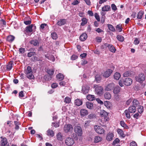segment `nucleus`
Returning <instances> with one entry per match:
<instances>
[{
    "label": "nucleus",
    "mask_w": 146,
    "mask_h": 146,
    "mask_svg": "<svg viewBox=\"0 0 146 146\" xmlns=\"http://www.w3.org/2000/svg\"><path fill=\"white\" fill-rule=\"evenodd\" d=\"M136 80L140 83H142L145 79V76L143 74L141 73L135 77Z\"/></svg>",
    "instance_id": "obj_2"
},
{
    "label": "nucleus",
    "mask_w": 146,
    "mask_h": 146,
    "mask_svg": "<svg viewBox=\"0 0 146 146\" xmlns=\"http://www.w3.org/2000/svg\"><path fill=\"white\" fill-rule=\"evenodd\" d=\"M114 135L113 134L111 133H108L106 136V139L108 141H111L113 139Z\"/></svg>",
    "instance_id": "obj_19"
},
{
    "label": "nucleus",
    "mask_w": 146,
    "mask_h": 146,
    "mask_svg": "<svg viewBox=\"0 0 146 146\" xmlns=\"http://www.w3.org/2000/svg\"><path fill=\"white\" fill-rule=\"evenodd\" d=\"M90 88L87 85H84L82 88V91L84 94H86L90 90Z\"/></svg>",
    "instance_id": "obj_10"
},
{
    "label": "nucleus",
    "mask_w": 146,
    "mask_h": 146,
    "mask_svg": "<svg viewBox=\"0 0 146 146\" xmlns=\"http://www.w3.org/2000/svg\"><path fill=\"white\" fill-rule=\"evenodd\" d=\"M121 88L119 86H117L114 88L113 92L114 94H118L121 91Z\"/></svg>",
    "instance_id": "obj_16"
},
{
    "label": "nucleus",
    "mask_w": 146,
    "mask_h": 146,
    "mask_svg": "<svg viewBox=\"0 0 146 146\" xmlns=\"http://www.w3.org/2000/svg\"><path fill=\"white\" fill-rule=\"evenodd\" d=\"M13 63L12 61L10 62L7 65V69L8 71L10 70L12 68Z\"/></svg>",
    "instance_id": "obj_26"
},
{
    "label": "nucleus",
    "mask_w": 146,
    "mask_h": 146,
    "mask_svg": "<svg viewBox=\"0 0 146 146\" xmlns=\"http://www.w3.org/2000/svg\"><path fill=\"white\" fill-rule=\"evenodd\" d=\"M79 2L77 0H74L72 3V4L73 5H78L79 3Z\"/></svg>",
    "instance_id": "obj_58"
},
{
    "label": "nucleus",
    "mask_w": 146,
    "mask_h": 146,
    "mask_svg": "<svg viewBox=\"0 0 146 146\" xmlns=\"http://www.w3.org/2000/svg\"><path fill=\"white\" fill-rule=\"evenodd\" d=\"M65 143L67 145L71 146L74 144V142L72 138L70 137H68L66 139Z\"/></svg>",
    "instance_id": "obj_7"
},
{
    "label": "nucleus",
    "mask_w": 146,
    "mask_h": 146,
    "mask_svg": "<svg viewBox=\"0 0 146 146\" xmlns=\"http://www.w3.org/2000/svg\"><path fill=\"white\" fill-rule=\"evenodd\" d=\"M128 110L129 112L134 113L136 111V109L135 106H134L129 107Z\"/></svg>",
    "instance_id": "obj_20"
},
{
    "label": "nucleus",
    "mask_w": 146,
    "mask_h": 146,
    "mask_svg": "<svg viewBox=\"0 0 146 146\" xmlns=\"http://www.w3.org/2000/svg\"><path fill=\"white\" fill-rule=\"evenodd\" d=\"M30 43L35 46H38L39 44V42L36 39H33L30 41Z\"/></svg>",
    "instance_id": "obj_15"
},
{
    "label": "nucleus",
    "mask_w": 146,
    "mask_h": 146,
    "mask_svg": "<svg viewBox=\"0 0 146 146\" xmlns=\"http://www.w3.org/2000/svg\"><path fill=\"white\" fill-rule=\"evenodd\" d=\"M57 139L60 141H62L63 140V137L62 134L60 133H58L56 135Z\"/></svg>",
    "instance_id": "obj_27"
},
{
    "label": "nucleus",
    "mask_w": 146,
    "mask_h": 146,
    "mask_svg": "<svg viewBox=\"0 0 146 146\" xmlns=\"http://www.w3.org/2000/svg\"><path fill=\"white\" fill-rule=\"evenodd\" d=\"M87 99L90 101H92L95 99V97L94 95H88L86 96Z\"/></svg>",
    "instance_id": "obj_29"
},
{
    "label": "nucleus",
    "mask_w": 146,
    "mask_h": 146,
    "mask_svg": "<svg viewBox=\"0 0 146 146\" xmlns=\"http://www.w3.org/2000/svg\"><path fill=\"white\" fill-rule=\"evenodd\" d=\"M130 74V73L129 72V71H127L123 74V76L124 77H127L129 76Z\"/></svg>",
    "instance_id": "obj_55"
},
{
    "label": "nucleus",
    "mask_w": 146,
    "mask_h": 146,
    "mask_svg": "<svg viewBox=\"0 0 146 146\" xmlns=\"http://www.w3.org/2000/svg\"><path fill=\"white\" fill-rule=\"evenodd\" d=\"M90 121H85V124H84V127H87L90 125Z\"/></svg>",
    "instance_id": "obj_52"
},
{
    "label": "nucleus",
    "mask_w": 146,
    "mask_h": 146,
    "mask_svg": "<svg viewBox=\"0 0 146 146\" xmlns=\"http://www.w3.org/2000/svg\"><path fill=\"white\" fill-rule=\"evenodd\" d=\"M119 139L118 138H116L113 141V144L114 145L115 144L119 143Z\"/></svg>",
    "instance_id": "obj_61"
},
{
    "label": "nucleus",
    "mask_w": 146,
    "mask_h": 146,
    "mask_svg": "<svg viewBox=\"0 0 146 146\" xmlns=\"http://www.w3.org/2000/svg\"><path fill=\"white\" fill-rule=\"evenodd\" d=\"M143 107L142 106H140L138 109V111L139 113H142L143 111Z\"/></svg>",
    "instance_id": "obj_57"
},
{
    "label": "nucleus",
    "mask_w": 146,
    "mask_h": 146,
    "mask_svg": "<svg viewBox=\"0 0 146 146\" xmlns=\"http://www.w3.org/2000/svg\"><path fill=\"white\" fill-rule=\"evenodd\" d=\"M94 17L98 21H100V17L98 14L97 13H95L94 14Z\"/></svg>",
    "instance_id": "obj_51"
},
{
    "label": "nucleus",
    "mask_w": 146,
    "mask_h": 146,
    "mask_svg": "<svg viewBox=\"0 0 146 146\" xmlns=\"http://www.w3.org/2000/svg\"><path fill=\"white\" fill-rule=\"evenodd\" d=\"M124 84L126 86H129L132 83V80L129 78H127L124 79Z\"/></svg>",
    "instance_id": "obj_9"
},
{
    "label": "nucleus",
    "mask_w": 146,
    "mask_h": 146,
    "mask_svg": "<svg viewBox=\"0 0 146 146\" xmlns=\"http://www.w3.org/2000/svg\"><path fill=\"white\" fill-rule=\"evenodd\" d=\"M45 57L48 59L52 62H54L55 60V59L54 57L52 55L47 54L45 55Z\"/></svg>",
    "instance_id": "obj_21"
},
{
    "label": "nucleus",
    "mask_w": 146,
    "mask_h": 146,
    "mask_svg": "<svg viewBox=\"0 0 146 146\" xmlns=\"http://www.w3.org/2000/svg\"><path fill=\"white\" fill-rule=\"evenodd\" d=\"M120 124L122 127H123L125 129H128L129 128V127L123 121H120Z\"/></svg>",
    "instance_id": "obj_38"
},
{
    "label": "nucleus",
    "mask_w": 146,
    "mask_h": 146,
    "mask_svg": "<svg viewBox=\"0 0 146 146\" xmlns=\"http://www.w3.org/2000/svg\"><path fill=\"white\" fill-rule=\"evenodd\" d=\"M130 146H137V145L136 143L134 141H133L131 142L130 144Z\"/></svg>",
    "instance_id": "obj_60"
},
{
    "label": "nucleus",
    "mask_w": 146,
    "mask_h": 146,
    "mask_svg": "<svg viewBox=\"0 0 146 146\" xmlns=\"http://www.w3.org/2000/svg\"><path fill=\"white\" fill-rule=\"evenodd\" d=\"M71 99L70 98L67 97L65 98L64 102L66 103H69L71 102Z\"/></svg>",
    "instance_id": "obj_49"
},
{
    "label": "nucleus",
    "mask_w": 146,
    "mask_h": 146,
    "mask_svg": "<svg viewBox=\"0 0 146 146\" xmlns=\"http://www.w3.org/2000/svg\"><path fill=\"white\" fill-rule=\"evenodd\" d=\"M51 36L53 39H56L57 38V34L54 32L52 33L51 34Z\"/></svg>",
    "instance_id": "obj_47"
},
{
    "label": "nucleus",
    "mask_w": 146,
    "mask_h": 146,
    "mask_svg": "<svg viewBox=\"0 0 146 146\" xmlns=\"http://www.w3.org/2000/svg\"><path fill=\"white\" fill-rule=\"evenodd\" d=\"M143 12L142 11L139 12L137 15V17L138 19H141L142 18V16L143 14Z\"/></svg>",
    "instance_id": "obj_43"
},
{
    "label": "nucleus",
    "mask_w": 146,
    "mask_h": 146,
    "mask_svg": "<svg viewBox=\"0 0 146 146\" xmlns=\"http://www.w3.org/2000/svg\"><path fill=\"white\" fill-rule=\"evenodd\" d=\"M54 72V71L52 69H48L47 70V72L50 75H47L44 76V78L45 79L48 80H51V77L50 76H52L53 75Z\"/></svg>",
    "instance_id": "obj_5"
},
{
    "label": "nucleus",
    "mask_w": 146,
    "mask_h": 146,
    "mask_svg": "<svg viewBox=\"0 0 146 146\" xmlns=\"http://www.w3.org/2000/svg\"><path fill=\"white\" fill-rule=\"evenodd\" d=\"M73 129L72 125L71 124H65L63 130L65 133L71 131Z\"/></svg>",
    "instance_id": "obj_3"
},
{
    "label": "nucleus",
    "mask_w": 146,
    "mask_h": 146,
    "mask_svg": "<svg viewBox=\"0 0 146 146\" xmlns=\"http://www.w3.org/2000/svg\"><path fill=\"white\" fill-rule=\"evenodd\" d=\"M113 76L115 79L118 80L121 77V74L119 73L116 72L115 73Z\"/></svg>",
    "instance_id": "obj_31"
},
{
    "label": "nucleus",
    "mask_w": 146,
    "mask_h": 146,
    "mask_svg": "<svg viewBox=\"0 0 146 146\" xmlns=\"http://www.w3.org/2000/svg\"><path fill=\"white\" fill-rule=\"evenodd\" d=\"M116 38L118 40L121 42H123L124 40L123 37L121 35H117Z\"/></svg>",
    "instance_id": "obj_41"
},
{
    "label": "nucleus",
    "mask_w": 146,
    "mask_h": 146,
    "mask_svg": "<svg viewBox=\"0 0 146 146\" xmlns=\"http://www.w3.org/2000/svg\"><path fill=\"white\" fill-rule=\"evenodd\" d=\"M66 21L65 19H61L58 21L57 24L59 26H61L64 25L66 23Z\"/></svg>",
    "instance_id": "obj_14"
},
{
    "label": "nucleus",
    "mask_w": 146,
    "mask_h": 146,
    "mask_svg": "<svg viewBox=\"0 0 146 146\" xmlns=\"http://www.w3.org/2000/svg\"><path fill=\"white\" fill-rule=\"evenodd\" d=\"M94 129L95 131L99 134H102L104 133L105 131L103 128L100 126L95 125Z\"/></svg>",
    "instance_id": "obj_4"
},
{
    "label": "nucleus",
    "mask_w": 146,
    "mask_h": 146,
    "mask_svg": "<svg viewBox=\"0 0 146 146\" xmlns=\"http://www.w3.org/2000/svg\"><path fill=\"white\" fill-rule=\"evenodd\" d=\"M102 11H108L111 10V7L110 5H105L102 8Z\"/></svg>",
    "instance_id": "obj_18"
},
{
    "label": "nucleus",
    "mask_w": 146,
    "mask_h": 146,
    "mask_svg": "<svg viewBox=\"0 0 146 146\" xmlns=\"http://www.w3.org/2000/svg\"><path fill=\"white\" fill-rule=\"evenodd\" d=\"M14 123L15 125V129L16 130H18L19 128V125H20L21 124L18 121H14Z\"/></svg>",
    "instance_id": "obj_42"
},
{
    "label": "nucleus",
    "mask_w": 146,
    "mask_h": 146,
    "mask_svg": "<svg viewBox=\"0 0 146 146\" xmlns=\"http://www.w3.org/2000/svg\"><path fill=\"white\" fill-rule=\"evenodd\" d=\"M94 88L95 89L96 93L99 96H101L103 94V88L101 86L95 84L94 85Z\"/></svg>",
    "instance_id": "obj_1"
},
{
    "label": "nucleus",
    "mask_w": 146,
    "mask_h": 146,
    "mask_svg": "<svg viewBox=\"0 0 146 146\" xmlns=\"http://www.w3.org/2000/svg\"><path fill=\"white\" fill-rule=\"evenodd\" d=\"M75 103L76 106H79L82 104V100L77 99L75 100Z\"/></svg>",
    "instance_id": "obj_30"
},
{
    "label": "nucleus",
    "mask_w": 146,
    "mask_h": 146,
    "mask_svg": "<svg viewBox=\"0 0 146 146\" xmlns=\"http://www.w3.org/2000/svg\"><path fill=\"white\" fill-rule=\"evenodd\" d=\"M109 30L112 32L115 31V29L113 26L111 25L108 24L107 25Z\"/></svg>",
    "instance_id": "obj_39"
},
{
    "label": "nucleus",
    "mask_w": 146,
    "mask_h": 146,
    "mask_svg": "<svg viewBox=\"0 0 146 146\" xmlns=\"http://www.w3.org/2000/svg\"><path fill=\"white\" fill-rule=\"evenodd\" d=\"M78 58V56L74 54L72 55L71 57V59L72 60H74L77 59Z\"/></svg>",
    "instance_id": "obj_59"
},
{
    "label": "nucleus",
    "mask_w": 146,
    "mask_h": 146,
    "mask_svg": "<svg viewBox=\"0 0 146 146\" xmlns=\"http://www.w3.org/2000/svg\"><path fill=\"white\" fill-rule=\"evenodd\" d=\"M112 72L113 70H112L108 69L104 72L102 74L103 76L106 78H108Z\"/></svg>",
    "instance_id": "obj_8"
},
{
    "label": "nucleus",
    "mask_w": 146,
    "mask_h": 146,
    "mask_svg": "<svg viewBox=\"0 0 146 146\" xmlns=\"http://www.w3.org/2000/svg\"><path fill=\"white\" fill-rule=\"evenodd\" d=\"M102 140V137L98 136H96L94 138V142L96 143H98L101 141Z\"/></svg>",
    "instance_id": "obj_24"
},
{
    "label": "nucleus",
    "mask_w": 146,
    "mask_h": 146,
    "mask_svg": "<svg viewBox=\"0 0 146 146\" xmlns=\"http://www.w3.org/2000/svg\"><path fill=\"white\" fill-rule=\"evenodd\" d=\"M35 52H30L28 53L27 56L28 57H30L35 55Z\"/></svg>",
    "instance_id": "obj_56"
},
{
    "label": "nucleus",
    "mask_w": 146,
    "mask_h": 146,
    "mask_svg": "<svg viewBox=\"0 0 146 146\" xmlns=\"http://www.w3.org/2000/svg\"><path fill=\"white\" fill-rule=\"evenodd\" d=\"M56 78L59 80L61 81L64 79V76L63 74L60 73L56 75Z\"/></svg>",
    "instance_id": "obj_28"
},
{
    "label": "nucleus",
    "mask_w": 146,
    "mask_h": 146,
    "mask_svg": "<svg viewBox=\"0 0 146 146\" xmlns=\"http://www.w3.org/2000/svg\"><path fill=\"white\" fill-rule=\"evenodd\" d=\"M129 112L128 110H126L125 111V115L127 118L128 119H129L131 117L129 113Z\"/></svg>",
    "instance_id": "obj_46"
},
{
    "label": "nucleus",
    "mask_w": 146,
    "mask_h": 146,
    "mask_svg": "<svg viewBox=\"0 0 146 146\" xmlns=\"http://www.w3.org/2000/svg\"><path fill=\"white\" fill-rule=\"evenodd\" d=\"M86 106L87 108L90 109H92L93 107V104L91 102H87L86 103Z\"/></svg>",
    "instance_id": "obj_25"
},
{
    "label": "nucleus",
    "mask_w": 146,
    "mask_h": 146,
    "mask_svg": "<svg viewBox=\"0 0 146 146\" xmlns=\"http://www.w3.org/2000/svg\"><path fill=\"white\" fill-rule=\"evenodd\" d=\"M87 37V34L85 33H83L80 36V39L81 41H84L86 39Z\"/></svg>",
    "instance_id": "obj_23"
},
{
    "label": "nucleus",
    "mask_w": 146,
    "mask_h": 146,
    "mask_svg": "<svg viewBox=\"0 0 146 146\" xmlns=\"http://www.w3.org/2000/svg\"><path fill=\"white\" fill-rule=\"evenodd\" d=\"M124 79L120 80L119 81L118 84L121 87H123L124 86Z\"/></svg>",
    "instance_id": "obj_53"
},
{
    "label": "nucleus",
    "mask_w": 146,
    "mask_h": 146,
    "mask_svg": "<svg viewBox=\"0 0 146 146\" xmlns=\"http://www.w3.org/2000/svg\"><path fill=\"white\" fill-rule=\"evenodd\" d=\"M112 10L113 11H115L117 9V8L115 5L114 4H112L111 5Z\"/></svg>",
    "instance_id": "obj_54"
},
{
    "label": "nucleus",
    "mask_w": 146,
    "mask_h": 146,
    "mask_svg": "<svg viewBox=\"0 0 146 146\" xmlns=\"http://www.w3.org/2000/svg\"><path fill=\"white\" fill-rule=\"evenodd\" d=\"M14 39L15 37L14 36L10 35L8 36L7 38V40L10 42H12L14 40Z\"/></svg>",
    "instance_id": "obj_36"
},
{
    "label": "nucleus",
    "mask_w": 146,
    "mask_h": 146,
    "mask_svg": "<svg viewBox=\"0 0 146 146\" xmlns=\"http://www.w3.org/2000/svg\"><path fill=\"white\" fill-rule=\"evenodd\" d=\"M19 52L21 53H24L25 51V49L22 48H21L19 49Z\"/></svg>",
    "instance_id": "obj_63"
},
{
    "label": "nucleus",
    "mask_w": 146,
    "mask_h": 146,
    "mask_svg": "<svg viewBox=\"0 0 146 146\" xmlns=\"http://www.w3.org/2000/svg\"><path fill=\"white\" fill-rule=\"evenodd\" d=\"M116 29L118 31V32H120L122 31V28L121 25H117L116 27Z\"/></svg>",
    "instance_id": "obj_50"
},
{
    "label": "nucleus",
    "mask_w": 146,
    "mask_h": 146,
    "mask_svg": "<svg viewBox=\"0 0 146 146\" xmlns=\"http://www.w3.org/2000/svg\"><path fill=\"white\" fill-rule=\"evenodd\" d=\"M82 22L81 24V25L82 26H84L87 23L88 21L87 19L86 18H83L81 20Z\"/></svg>",
    "instance_id": "obj_35"
},
{
    "label": "nucleus",
    "mask_w": 146,
    "mask_h": 146,
    "mask_svg": "<svg viewBox=\"0 0 146 146\" xmlns=\"http://www.w3.org/2000/svg\"><path fill=\"white\" fill-rule=\"evenodd\" d=\"M19 96L20 97L22 98L24 97V94L23 91H21L19 93Z\"/></svg>",
    "instance_id": "obj_62"
},
{
    "label": "nucleus",
    "mask_w": 146,
    "mask_h": 146,
    "mask_svg": "<svg viewBox=\"0 0 146 146\" xmlns=\"http://www.w3.org/2000/svg\"><path fill=\"white\" fill-rule=\"evenodd\" d=\"M133 104L134 106H137L139 104V102L138 100L135 99L133 101Z\"/></svg>",
    "instance_id": "obj_48"
},
{
    "label": "nucleus",
    "mask_w": 146,
    "mask_h": 146,
    "mask_svg": "<svg viewBox=\"0 0 146 146\" xmlns=\"http://www.w3.org/2000/svg\"><path fill=\"white\" fill-rule=\"evenodd\" d=\"M100 115L101 116L104 117V119L106 121H107L108 118L107 117L108 116V113L107 112L104 110H101L100 112Z\"/></svg>",
    "instance_id": "obj_13"
},
{
    "label": "nucleus",
    "mask_w": 146,
    "mask_h": 146,
    "mask_svg": "<svg viewBox=\"0 0 146 146\" xmlns=\"http://www.w3.org/2000/svg\"><path fill=\"white\" fill-rule=\"evenodd\" d=\"M117 132L118 134H119L122 137H124L125 136L123 134V131L121 129H117Z\"/></svg>",
    "instance_id": "obj_40"
},
{
    "label": "nucleus",
    "mask_w": 146,
    "mask_h": 146,
    "mask_svg": "<svg viewBox=\"0 0 146 146\" xmlns=\"http://www.w3.org/2000/svg\"><path fill=\"white\" fill-rule=\"evenodd\" d=\"M32 72V71L31 67L30 66H28L27 67V69L25 70V74H26L28 73H29Z\"/></svg>",
    "instance_id": "obj_45"
},
{
    "label": "nucleus",
    "mask_w": 146,
    "mask_h": 146,
    "mask_svg": "<svg viewBox=\"0 0 146 146\" xmlns=\"http://www.w3.org/2000/svg\"><path fill=\"white\" fill-rule=\"evenodd\" d=\"M88 114V111L85 109H83L80 111V115L82 117H84L87 115Z\"/></svg>",
    "instance_id": "obj_12"
},
{
    "label": "nucleus",
    "mask_w": 146,
    "mask_h": 146,
    "mask_svg": "<svg viewBox=\"0 0 146 146\" xmlns=\"http://www.w3.org/2000/svg\"><path fill=\"white\" fill-rule=\"evenodd\" d=\"M104 98L107 100L111 99V95L109 92H106L104 94Z\"/></svg>",
    "instance_id": "obj_34"
},
{
    "label": "nucleus",
    "mask_w": 146,
    "mask_h": 146,
    "mask_svg": "<svg viewBox=\"0 0 146 146\" xmlns=\"http://www.w3.org/2000/svg\"><path fill=\"white\" fill-rule=\"evenodd\" d=\"M1 145L2 146H5L7 143V139L6 138H3L1 141Z\"/></svg>",
    "instance_id": "obj_37"
},
{
    "label": "nucleus",
    "mask_w": 146,
    "mask_h": 146,
    "mask_svg": "<svg viewBox=\"0 0 146 146\" xmlns=\"http://www.w3.org/2000/svg\"><path fill=\"white\" fill-rule=\"evenodd\" d=\"M88 118L90 119H93L96 117L95 114L93 113H91L89 114L88 116Z\"/></svg>",
    "instance_id": "obj_44"
},
{
    "label": "nucleus",
    "mask_w": 146,
    "mask_h": 146,
    "mask_svg": "<svg viewBox=\"0 0 146 146\" xmlns=\"http://www.w3.org/2000/svg\"><path fill=\"white\" fill-rule=\"evenodd\" d=\"M35 29L36 27L34 25H31L27 27L26 28V30L27 31L29 32H32L33 31V28Z\"/></svg>",
    "instance_id": "obj_17"
},
{
    "label": "nucleus",
    "mask_w": 146,
    "mask_h": 146,
    "mask_svg": "<svg viewBox=\"0 0 146 146\" xmlns=\"http://www.w3.org/2000/svg\"><path fill=\"white\" fill-rule=\"evenodd\" d=\"M46 134L48 136L53 137L54 133V132L52 130L49 129L46 131Z\"/></svg>",
    "instance_id": "obj_22"
},
{
    "label": "nucleus",
    "mask_w": 146,
    "mask_h": 146,
    "mask_svg": "<svg viewBox=\"0 0 146 146\" xmlns=\"http://www.w3.org/2000/svg\"><path fill=\"white\" fill-rule=\"evenodd\" d=\"M139 42V40L137 38H135L134 42V44L135 45L138 44Z\"/></svg>",
    "instance_id": "obj_64"
},
{
    "label": "nucleus",
    "mask_w": 146,
    "mask_h": 146,
    "mask_svg": "<svg viewBox=\"0 0 146 146\" xmlns=\"http://www.w3.org/2000/svg\"><path fill=\"white\" fill-rule=\"evenodd\" d=\"M115 85V84L113 83L109 84L106 87L105 89L108 91H111L114 88Z\"/></svg>",
    "instance_id": "obj_11"
},
{
    "label": "nucleus",
    "mask_w": 146,
    "mask_h": 146,
    "mask_svg": "<svg viewBox=\"0 0 146 146\" xmlns=\"http://www.w3.org/2000/svg\"><path fill=\"white\" fill-rule=\"evenodd\" d=\"M74 131L78 136H81L82 134V131L81 127L79 126H76L74 128Z\"/></svg>",
    "instance_id": "obj_6"
},
{
    "label": "nucleus",
    "mask_w": 146,
    "mask_h": 146,
    "mask_svg": "<svg viewBox=\"0 0 146 146\" xmlns=\"http://www.w3.org/2000/svg\"><path fill=\"white\" fill-rule=\"evenodd\" d=\"M26 74L27 77L29 79H32L34 78V76L32 72Z\"/></svg>",
    "instance_id": "obj_32"
},
{
    "label": "nucleus",
    "mask_w": 146,
    "mask_h": 146,
    "mask_svg": "<svg viewBox=\"0 0 146 146\" xmlns=\"http://www.w3.org/2000/svg\"><path fill=\"white\" fill-rule=\"evenodd\" d=\"M108 49L110 51L113 53H115L116 50L114 46L112 45L111 44Z\"/></svg>",
    "instance_id": "obj_33"
}]
</instances>
